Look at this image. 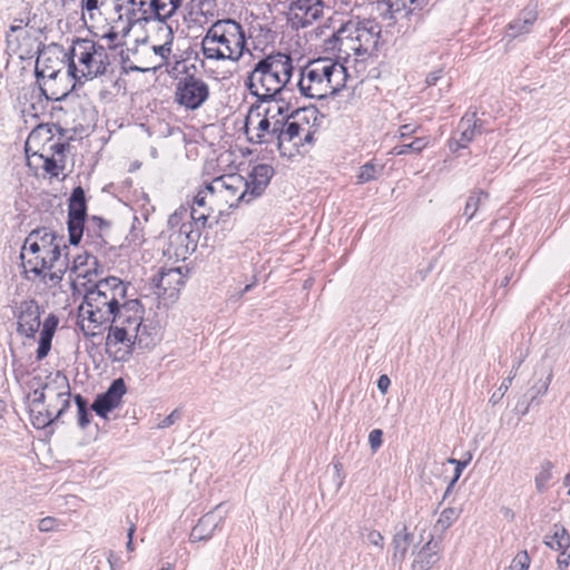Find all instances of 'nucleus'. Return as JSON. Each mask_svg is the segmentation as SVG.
Instances as JSON below:
<instances>
[{"label":"nucleus","mask_w":570,"mask_h":570,"mask_svg":"<svg viewBox=\"0 0 570 570\" xmlns=\"http://www.w3.org/2000/svg\"><path fill=\"white\" fill-rule=\"evenodd\" d=\"M126 391V384L121 377L114 380L107 391L96 397L91 410L95 411L97 415L106 419L109 412L120 405Z\"/></svg>","instance_id":"19"},{"label":"nucleus","mask_w":570,"mask_h":570,"mask_svg":"<svg viewBox=\"0 0 570 570\" xmlns=\"http://www.w3.org/2000/svg\"><path fill=\"white\" fill-rule=\"evenodd\" d=\"M391 385V380L386 374H382L377 380V389L382 394H386Z\"/></svg>","instance_id":"58"},{"label":"nucleus","mask_w":570,"mask_h":570,"mask_svg":"<svg viewBox=\"0 0 570 570\" xmlns=\"http://www.w3.org/2000/svg\"><path fill=\"white\" fill-rule=\"evenodd\" d=\"M424 0H385L377 4V10L386 26H393L399 17L405 18L422 8Z\"/></svg>","instance_id":"21"},{"label":"nucleus","mask_w":570,"mask_h":570,"mask_svg":"<svg viewBox=\"0 0 570 570\" xmlns=\"http://www.w3.org/2000/svg\"><path fill=\"white\" fill-rule=\"evenodd\" d=\"M420 129L419 126H412L410 124L400 127V137L405 138L415 134Z\"/></svg>","instance_id":"59"},{"label":"nucleus","mask_w":570,"mask_h":570,"mask_svg":"<svg viewBox=\"0 0 570 570\" xmlns=\"http://www.w3.org/2000/svg\"><path fill=\"white\" fill-rule=\"evenodd\" d=\"M279 98H272L267 101H258L256 104H267V107L263 110L262 116L265 118H268L271 121L274 120H281V119H295L296 117H299L301 112L303 110L296 108L292 112H289L291 105L285 101V99L282 96H278Z\"/></svg>","instance_id":"27"},{"label":"nucleus","mask_w":570,"mask_h":570,"mask_svg":"<svg viewBox=\"0 0 570 570\" xmlns=\"http://www.w3.org/2000/svg\"><path fill=\"white\" fill-rule=\"evenodd\" d=\"M262 106L253 104L245 120V132L252 144L273 145L277 148V134L279 131V120L271 121L262 116Z\"/></svg>","instance_id":"12"},{"label":"nucleus","mask_w":570,"mask_h":570,"mask_svg":"<svg viewBox=\"0 0 570 570\" xmlns=\"http://www.w3.org/2000/svg\"><path fill=\"white\" fill-rule=\"evenodd\" d=\"M82 10L87 11L90 18H94V12L99 9V0H82Z\"/></svg>","instance_id":"55"},{"label":"nucleus","mask_w":570,"mask_h":570,"mask_svg":"<svg viewBox=\"0 0 570 570\" xmlns=\"http://www.w3.org/2000/svg\"><path fill=\"white\" fill-rule=\"evenodd\" d=\"M429 144V140L425 137L415 138L410 144H404L400 146H395L391 154L394 156H401L410 153H421Z\"/></svg>","instance_id":"44"},{"label":"nucleus","mask_w":570,"mask_h":570,"mask_svg":"<svg viewBox=\"0 0 570 570\" xmlns=\"http://www.w3.org/2000/svg\"><path fill=\"white\" fill-rule=\"evenodd\" d=\"M87 217L86 195L82 187L72 189L68 200V232L69 243L78 245L83 235L85 220Z\"/></svg>","instance_id":"17"},{"label":"nucleus","mask_w":570,"mask_h":570,"mask_svg":"<svg viewBox=\"0 0 570 570\" xmlns=\"http://www.w3.org/2000/svg\"><path fill=\"white\" fill-rule=\"evenodd\" d=\"M181 419V412L176 409L174 410L169 415L165 416L158 424L157 428L159 429H167L175 424L178 420Z\"/></svg>","instance_id":"52"},{"label":"nucleus","mask_w":570,"mask_h":570,"mask_svg":"<svg viewBox=\"0 0 570 570\" xmlns=\"http://www.w3.org/2000/svg\"><path fill=\"white\" fill-rule=\"evenodd\" d=\"M246 179L238 174L223 175L208 184V189L216 191V197L229 204L250 203Z\"/></svg>","instance_id":"16"},{"label":"nucleus","mask_w":570,"mask_h":570,"mask_svg":"<svg viewBox=\"0 0 570 570\" xmlns=\"http://www.w3.org/2000/svg\"><path fill=\"white\" fill-rule=\"evenodd\" d=\"M556 527L553 535L544 543L553 550L566 551L570 547V534L563 527Z\"/></svg>","instance_id":"40"},{"label":"nucleus","mask_w":570,"mask_h":570,"mask_svg":"<svg viewBox=\"0 0 570 570\" xmlns=\"http://www.w3.org/2000/svg\"><path fill=\"white\" fill-rule=\"evenodd\" d=\"M200 45L206 59L237 62L244 56L247 38L243 26L228 18L215 21L207 29Z\"/></svg>","instance_id":"5"},{"label":"nucleus","mask_w":570,"mask_h":570,"mask_svg":"<svg viewBox=\"0 0 570 570\" xmlns=\"http://www.w3.org/2000/svg\"><path fill=\"white\" fill-rule=\"evenodd\" d=\"M144 337L149 338L153 342L148 346H139L140 348H145V350H149V348L154 347L157 344V342L159 341L157 332L153 328H149L147 325H146V332L144 333Z\"/></svg>","instance_id":"56"},{"label":"nucleus","mask_w":570,"mask_h":570,"mask_svg":"<svg viewBox=\"0 0 570 570\" xmlns=\"http://www.w3.org/2000/svg\"><path fill=\"white\" fill-rule=\"evenodd\" d=\"M412 540L413 535L410 532H407L406 527H403L401 531L396 532L393 539L394 557H400L401 559H404Z\"/></svg>","instance_id":"39"},{"label":"nucleus","mask_w":570,"mask_h":570,"mask_svg":"<svg viewBox=\"0 0 570 570\" xmlns=\"http://www.w3.org/2000/svg\"><path fill=\"white\" fill-rule=\"evenodd\" d=\"M440 541L434 540V535L431 534L429 540L414 552V559L412 562V570H429L440 559Z\"/></svg>","instance_id":"26"},{"label":"nucleus","mask_w":570,"mask_h":570,"mask_svg":"<svg viewBox=\"0 0 570 570\" xmlns=\"http://www.w3.org/2000/svg\"><path fill=\"white\" fill-rule=\"evenodd\" d=\"M128 3L130 4V8L127 10L129 24L155 20L154 12H150L149 0H129Z\"/></svg>","instance_id":"34"},{"label":"nucleus","mask_w":570,"mask_h":570,"mask_svg":"<svg viewBox=\"0 0 570 570\" xmlns=\"http://www.w3.org/2000/svg\"><path fill=\"white\" fill-rule=\"evenodd\" d=\"M459 515H460V511L455 508L444 509L440 513V515L433 527V532L435 534L441 535L453 524V522L459 518Z\"/></svg>","instance_id":"38"},{"label":"nucleus","mask_w":570,"mask_h":570,"mask_svg":"<svg viewBox=\"0 0 570 570\" xmlns=\"http://www.w3.org/2000/svg\"><path fill=\"white\" fill-rule=\"evenodd\" d=\"M489 195L482 190L472 191L468 197L463 215L466 216V220H471L480 208L488 200Z\"/></svg>","instance_id":"37"},{"label":"nucleus","mask_w":570,"mask_h":570,"mask_svg":"<svg viewBox=\"0 0 570 570\" xmlns=\"http://www.w3.org/2000/svg\"><path fill=\"white\" fill-rule=\"evenodd\" d=\"M557 562L561 570H566L570 564V553L567 554L566 551H562V553L558 557Z\"/></svg>","instance_id":"60"},{"label":"nucleus","mask_w":570,"mask_h":570,"mask_svg":"<svg viewBox=\"0 0 570 570\" xmlns=\"http://www.w3.org/2000/svg\"><path fill=\"white\" fill-rule=\"evenodd\" d=\"M529 567V556L528 553L520 552L518 553L511 562V570H527Z\"/></svg>","instance_id":"51"},{"label":"nucleus","mask_w":570,"mask_h":570,"mask_svg":"<svg viewBox=\"0 0 570 570\" xmlns=\"http://www.w3.org/2000/svg\"><path fill=\"white\" fill-rule=\"evenodd\" d=\"M442 78H443V70L442 69L434 70V71H431L426 76L425 82L428 86H435L438 83V81L441 80Z\"/></svg>","instance_id":"57"},{"label":"nucleus","mask_w":570,"mask_h":570,"mask_svg":"<svg viewBox=\"0 0 570 570\" xmlns=\"http://www.w3.org/2000/svg\"><path fill=\"white\" fill-rule=\"evenodd\" d=\"M158 32L165 37L164 43H151L149 39H144L138 43L132 52L134 65L131 70L147 72L157 71L168 63L171 53L173 31L168 24H161Z\"/></svg>","instance_id":"9"},{"label":"nucleus","mask_w":570,"mask_h":570,"mask_svg":"<svg viewBox=\"0 0 570 570\" xmlns=\"http://www.w3.org/2000/svg\"><path fill=\"white\" fill-rule=\"evenodd\" d=\"M520 364H521V361H519L517 364H514V365L512 366L511 374H510L509 376H513V377L515 376L517 371H518V368H519Z\"/></svg>","instance_id":"64"},{"label":"nucleus","mask_w":570,"mask_h":570,"mask_svg":"<svg viewBox=\"0 0 570 570\" xmlns=\"http://www.w3.org/2000/svg\"><path fill=\"white\" fill-rule=\"evenodd\" d=\"M30 397H35L36 404L47 401H57L60 403V407L56 412V416H62V414L70 406V386L69 381L65 374L60 371L50 373L46 376V381L42 382L40 376H35L30 382Z\"/></svg>","instance_id":"10"},{"label":"nucleus","mask_w":570,"mask_h":570,"mask_svg":"<svg viewBox=\"0 0 570 570\" xmlns=\"http://www.w3.org/2000/svg\"><path fill=\"white\" fill-rule=\"evenodd\" d=\"M137 344L106 346V353L114 362H128Z\"/></svg>","instance_id":"42"},{"label":"nucleus","mask_w":570,"mask_h":570,"mask_svg":"<svg viewBox=\"0 0 570 570\" xmlns=\"http://www.w3.org/2000/svg\"><path fill=\"white\" fill-rule=\"evenodd\" d=\"M323 0H291L288 9L305 22L317 20L323 14Z\"/></svg>","instance_id":"28"},{"label":"nucleus","mask_w":570,"mask_h":570,"mask_svg":"<svg viewBox=\"0 0 570 570\" xmlns=\"http://www.w3.org/2000/svg\"><path fill=\"white\" fill-rule=\"evenodd\" d=\"M68 148L69 144L56 140L47 126H38L26 141L28 166H33L35 159H39L45 173L57 178L65 168Z\"/></svg>","instance_id":"7"},{"label":"nucleus","mask_w":570,"mask_h":570,"mask_svg":"<svg viewBox=\"0 0 570 570\" xmlns=\"http://www.w3.org/2000/svg\"><path fill=\"white\" fill-rule=\"evenodd\" d=\"M135 531H136V525L134 523H130V527L128 528V531H127L128 541L126 544L127 550L130 552L134 551L132 538H134Z\"/></svg>","instance_id":"61"},{"label":"nucleus","mask_w":570,"mask_h":570,"mask_svg":"<svg viewBox=\"0 0 570 570\" xmlns=\"http://www.w3.org/2000/svg\"><path fill=\"white\" fill-rule=\"evenodd\" d=\"M97 258L94 255L83 252L82 254L73 256L71 264L69 263L68 271L76 274L77 277L88 278L90 282V275L97 274Z\"/></svg>","instance_id":"32"},{"label":"nucleus","mask_w":570,"mask_h":570,"mask_svg":"<svg viewBox=\"0 0 570 570\" xmlns=\"http://www.w3.org/2000/svg\"><path fill=\"white\" fill-rule=\"evenodd\" d=\"M216 197V191L208 189L206 184L198 193L194 196L193 205L190 207L209 209L212 212V205Z\"/></svg>","instance_id":"43"},{"label":"nucleus","mask_w":570,"mask_h":570,"mask_svg":"<svg viewBox=\"0 0 570 570\" xmlns=\"http://www.w3.org/2000/svg\"><path fill=\"white\" fill-rule=\"evenodd\" d=\"M63 523L53 518V517H46L39 520L38 522V530L40 532H55L59 531Z\"/></svg>","instance_id":"47"},{"label":"nucleus","mask_w":570,"mask_h":570,"mask_svg":"<svg viewBox=\"0 0 570 570\" xmlns=\"http://www.w3.org/2000/svg\"><path fill=\"white\" fill-rule=\"evenodd\" d=\"M471 459H472V455L469 453L466 460H462L460 463H458V465L455 466V470H454V475L451 479V481L445 490L444 498L451 492L452 488L460 479L463 470L470 463Z\"/></svg>","instance_id":"48"},{"label":"nucleus","mask_w":570,"mask_h":570,"mask_svg":"<svg viewBox=\"0 0 570 570\" xmlns=\"http://www.w3.org/2000/svg\"><path fill=\"white\" fill-rule=\"evenodd\" d=\"M220 505H217L213 511L204 514L198 523L190 532V540L193 542L206 541L210 539L214 532L219 529L224 522V515L219 512Z\"/></svg>","instance_id":"24"},{"label":"nucleus","mask_w":570,"mask_h":570,"mask_svg":"<svg viewBox=\"0 0 570 570\" xmlns=\"http://www.w3.org/2000/svg\"><path fill=\"white\" fill-rule=\"evenodd\" d=\"M60 407V403H57V401H49L48 405H46V409H51L55 413Z\"/></svg>","instance_id":"63"},{"label":"nucleus","mask_w":570,"mask_h":570,"mask_svg":"<svg viewBox=\"0 0 570 570\" xmlns=\"http://www.w3.org/2000/svg\"><path fill=\"white\" fill-rule=\"evenodd\" d=\"M23 26H27V23H23V20H14V22L10 26V31L16 32L18 30H21Z\"/></svg>","instance_id":"62"},{"label":"nucleus","mask_w":570,"mask_h":570,"mask_svg":"<svg viewBox=\"0 0 570 570\" xmlns=\"http://www.w3.org/2000/svg\"><path fill=\"white\" fill-rule=\"evenodd\" d=\"M168 246L166 253L177 261H185L197 247L200 232L190 224L180 222L176 226L168 225Z\"/></svg>","instance_id":"14"},{"label":"nucleus","mask_w":570,"mask_h":570,"mask_svg":"<svg viewBox=\"0 0 570 570\" xmlns=\"http://www.w3.org/2000/svg\"><path fill=\"white\" fill-rule=\"evenodd\" d=\"M483 131V121L476 118V111H468L459 121L458 129L453 135L450 148H465L476 135Z\"/></svg>","instance_id":"20"},{"label":"nucleus","mask_w":570,"mask_h":570,"mask_svg":"<svg viewBox=\"0 0 570 570\" xmlns=\"http://www.w3.org/2000/svg\"><path fill=\"white\" fill-rule=\"evenodd\" d=\"M58 322H59V320L55 314H49L46 317V320L42 324V328L40 331L39 345L37 348V360L38 361L43 360L48 355V353L51 348V342H52L55 332L57 330Z\"/></svg>","instance_id":"31"},{"label":"nucleus","mask_w":570,"mask_h":570,"mask_svg":"<svg viewBox=\"0 0 570 570\" xmlns=\"http://www.w3.org/2000/svg\"><path fill=\"white\" fill-rule=\"evenodd\" d=\"M63 57L68 61V76L80 83L105 75L110 65L107 48L87 38H77Z\"/></svg>","instance_id":"6"},{"label":"nucleus","mask_w":570,"mask_h":570,"mask_svg":"<svg viewBox=\"0 0 570 570\" xmlns=\"http://www.w3.org/2000/svg\"><path fill=\"white\" fill-rule=\"evenodd\" d=\"M537 18L538 13L534 8H524L520 14L508 24V36L517 38L529 33Z\"/></svg>","instance_id":"29"},{"label":"nucleus","mask_w":570,"mask_h":570,"mask_svg":"<svg viewBox=\"0 0 570 570\" xmlns=\"http://www.w3.org/2000/svg\"><path fill=\"white\" fill-rule=\"evenodd\" d=\"M209 209L195 208L189 205H181L168 218V225L176 226L180 222L190 224L193 228L202 229L208 226V218L210 216Z\"/></svg>","instance_id":"23"},{"label":"nucleus","mask_w":570,"mask_h":570,"mask_svg":"<svg viewBox=\"0 0 570 570\" xmlns=\"http://www.w3.org/2000/svg\"><path fill=\"white\" fill-rule=\"evenodd\" d=\"M127 287L120 278L109 276L87 288L78 322L86 336H95L96 328L109 323L117 307L126 299Z\"/></svg>","instance_id":"2"},{"label":"nucleus","mask_w":570,"mask_h":570,"mask_svg":"<svg viewBox=\"0 0 570 570\" xmlns=\"http://www.w3.org/2000/svg\"><path fill=\"white\" fill-rule=\"evenodd\" d=\"M274 176V168L268 164H259L253 167L246 179L249 199L261 196Z\"/></svg>","instance_id":"25"},{"label":"nucleus","mask_w":570,"mask_h":570,"mask_svg":"<svg viewBox=\"0 0 570 570\" xmlns=\"http://www.w3.org/2000/svg\"><path fill=\"white\" fill-rule=\"evenodd\" d=\"M139 225H140L139 219L137 217H134V223H132L131 229L127 236L129 242H131L136 245L141 244L144 240L142 228Z\"/></svg>","instance_id":"49"},{"label":"nucleus","mask_w":570,"mask_h":570,"mask_svg":"<svg viewBox=\"0 0 570 570\" xmlns=\"http://www.w3.org/2000/svg\"><path fill=\"white\" fill-rule=\"evenodd\" d=\"M383 171V166L376 165L373 161H368L360 167V171L356 176L357 184H365L377 179Z\"/></svg>","instance_id":"41"},{"label":"nucleus","mask_w":570,"mask_h":570,"mask_svg":"<svg viewBox=\"0 0 570 570\" xmlns=\"http://www.w3.org/2000/svg\"><path fill=\"white\" fill-rule=\"evenodd\" d=\"M183 0H149L150 12H154L155 20L159 26L167 24L166 20L175 14Z\"/></svg>","instance_id":"33"},{"label":"nucleus","mask_w":570,"mask_h":570,"mask_svg":"<svg viewBox=\"0 0 570 570\" xmlns=\"http://www.w3.org/2000/svg\"><path fill=\"white\" fill-rule=\"evenodd\" d=\"M365 531L366 533L362 532V535L366 539V541L379 549H383L384 537L381 534V532L367 529H365Z\"/></svg>","instance_id":"50"},{"label":"nucleus","mask_w":570,"mask_h":570,"mask_svg":"<svg viewBox=\"0 0 570 570\" xmlns=\"http://www.w3.org/2000/svg\"><path fill=\"white\" fill-rule=\"evenodd\" d=\"M142 306L138 299H125L114 313V317L109 318V323L127 326L134 332V343L137 346H148L153 342L144 337L146 325L142 324Z\"/></svg>","instance_id":"13"},{"label":"nucleus","mask_w":570,"mask_h":570,"mask_svg":"<svg viewBox=\"0 0 570 570\" xmlns=\"http://www.w3.org/2000/svg\"><path fill=\"white\" fill-rule=\"evenodd\" d=\"M346 80L344 65L324 57L311 60L301 68L297 87L304 97L324 99L343 89Z\"/></svg>","instance_id":"4"},{"label":"nucleus","mask_w":570,"mask_h":570,"mask_svg":"<svg viewBox=\"0 0 570 570\" xmlns=\"http://www.w3.org/2000/svg\"><path fill=\"white\" fill-rule=\"evenodd\" d=\"M40 306L35 299L23 301L18 306L17 314V331L26 337H35L39 331L40 323Z\"/></svg>","instance_id":"22"},{"label":"nucleus","mask_w":570,"mask_h":570,"mask_svg":"<svg viewBox=\"0 0 570 570\" xmlns=\"http://www.w3.org/2000/svg\"><path fill=\"white\" fill-rule=\"evenodd\" d=\"M184 284L180 268H160L153 277L155 294L164 299L175 301Z\"/></svg>","instance_id":"18"},{"label":"nucleus","mask_w":570,"mask_h":570,"mask_svg":"<svg viewBox=\"0 0 570 570\" xmlns=\"http://www.w3.org/2000/svg\"><path fill=\"white\" fill-rule=\"evenodd\" d=\"M28 400L30 420L36 429H45L60 417L56 416V413L51 409H46V402L36 404L35 397H30V394L28 395Z\"/></svg>","instance_id":"30"},{"label":"nucleus","mask_w":570,"mask_h":570,"mask_svg":"<svg viewBox=\"0 0 570 570\" xmlns=\"http://www.w3.org/2000/svg\"><path fill=\"white\" fill-rule=\"evenodd\" d=\"M75 403L77 405L78 425L85 429L90 423V413L88 409V401L80 394L75 395Z\"/></svg>","instance_id":"45"},{"label":"nucleus","mask_w":570,"mask_h":570,"mask_svg":"<svg viewBox=\"0 0 570 570\" xmlns=\"http://www.w3.org/2000/svg\"><path fill=\"white\" fill-rule=\"evenodd\" d=\"M65 63L52 50L41 51L36 60L35 73L38 81L43 80L39 89L47 100L60 101L69 94L67 86H59L63 80H71L68 70L63 72Z\"/></svg>","instance_id":"8"},{"label":"nucleus","mask_w":570,"mask_h":570,"mask_svg":"<svg viewBox=\"0 0 570 570\" xmlns=\"http://www.w3.org/2000/svg\"><path fill=\"white\" fill-rule=\"evenodd\" d=\"M209 98V86L195 75L181 77L175 87V101L188 109L200 108Z\"/></svg>","instance_id":"15"},{"label":"nucleus","mask_w":570,"mask_h":570,"mask_svg":"<svg viewBox=\"0 0 570 570\" xmlns=\"http://www.w3.org/2000/svg\"><path fill=\"white\" fill-rule=\"evenodd\" d=\"M552 469H553L552 462L546 461L542 463L541 470L535 475V479H534L535 487L539 492H542L547 488L549 481L552 478Z\"/></svg>","instance_id":"46"},{"label":"nucleus","mask_w":570,"mask_h":570,"mask_svg":"<svg viewBox=\"0 0 570 570\" xmlns=\"http://www.w3.org/2000/svg\"><path fill=\"white\" fill-rule=\"evenodd\" d=\"M20 258L24 273H32L43 283L57 286L69 269V247L63 235L42 227L26 237Z\"/></svg>","instance_id":"1"},{"label":"nucleus","mask_w":570,"mask_h":570,"mask_svg":"<svg viewBox=\"0 0 570 570\" xmlns=\"http://www.w3.org/2000/svg\"><path fill=\"white\" fill-rule=\"evenodd\" d=\"M381 30L374 19L348 20L337 30L336 37L341 41H350V49L363 55L376 48Z\"/></svg>","instance_id":"11"},{"label":"nucleus","mask_w":570,"mask_h":570,"mask_svg":"<svg viewBox=\"0 0 570 570\" xmlns=\"http://www.w3.org/2000/svg\"><path fill=\"white\" fill-rule=\"evenodd\" d=\"M382 436L383 432L380 429H374L370 432L368 443L373 452H376V450L382 445Z\"/></svg>","instance_id":"53"},{"label":"nucleus","mask_w":570,"mask_h":570,"mask_svg":"<svg viewBox=\"0 0 570 570\" xmlns=\"http://www.w3.org/2000/svg\"><path fill=\"white\" fill-rule=\"evenodd\" d=\"M293 70L289 55L274 52L255 63L245 85L258 101H267L287 91Z\"/></svg>","instance_id":"3"},{"label":"nucleus","mask_w":570,"mask_h":570,"mask_svg":"<svg viewBox=\"0 0 570 570\" xmlns=\"http://www.w3.org/2000/svg\"><path fill=\"white\" fill-rule=\"evenodd\" d=\"M127 344H135L134 332L129 331L127 326H120L111 323L106 338V346Z\"/></svg>","instance_id":"36"},{"label":"nucleus","mask_w":570,"mask_h":570,"mask_svg":"<svg viewBox=\"0 0 570 570\" xmlns=\"http://www.w3.org/2000/svg\"><path fill=\"white\" fill-rule=\"evenodd\" d=\"M512 380H513V376H508L507 379H504L503 382L501 383V385L499 386L498 391L492 394L490 401L495 404L499 400H501V397L509 390Z\"/></svg>","instance_id":"54"},{"label":"nucleus","mask_w":570,"mask_h":570,"mask_svg":"<svg viewBox=\"0 0 570 570\" xmlns=\"http://www.w3.org/2000/svg\"><path fill=\"white\" fill-rule=\"evenodd\" d=\"M279 125V131L277 134V149L282 153L284 144L298 138L299 134L306 128L291 119H281Z\"/></svg>","instance_id":"35"}]
</instances>
